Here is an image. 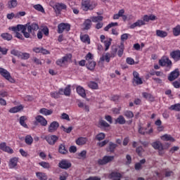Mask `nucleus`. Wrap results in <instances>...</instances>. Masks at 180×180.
I'll use <instances>...</instances> for the list:
<instances>
[{"label": "nucleus", "mask_w": 180, "mask_h": 180, "mask_svg": "<svg viewBox=\"0 0 180 180\" xmlns=\"http://www.w3.org/2000/svg\"><path fill=\"white\" fill-rule=\"evenodd\" d=\"M161 140H163V141H175V139L172 136L167 134L161 136Z\"/></svg>", "instance_id": "30"}, {"label": "nucleus", "mask_w": 180, "mask_h": 180, "mask_svg": "<svg viewBox=\"0 0 180 180\" xmlns=\"http://www.w3.org/2000/svg\"><path fill=\"white\" fill-rule=\"evenodd\" d=\"M88 143V138L86 137H79L76 140V144L77 146H85Z\"/></svg>", "instance_id": "23"}, {"label": "nucleus", "mask_w": 180, "mask_h": 180, "mask_svg": "<svg viewBox=\"0 0 180 180\" xmlns=\"http://www.w3.org/2000/svg\"><path fill=\"white\" fill-rule=\"evenodd\" d=\"M146 130H147V128H144L141 127V125H139L138 131L139 134H142L143 136H144L146 134Z\"/></svg>", "instance_id": "58"}, {"label": "nucleus", "mask_w": 180, "mask_h": 180, "mask_svg": "<svg viewBox=\"0 0 180 180\" xmlns=\"http://www.w3.org/2000/svg\"><path fill=\"white\" fill-rule=\"evenodd\" d=\"M179 75V69L176 68L169 73L167 79L170 81V82H172V81H175V79H176Z\"/></svg>", "instance_id": "12"}, {"label": "nucleus", "mask_w": 180, "mask_h": 180, "mask_svg": "<svg viewBox=\"0 0 180 180\" xmlns=\"http://www.w3.org/2000/svg\"><path fill=\"white\" fill-rule=\"evenodd\" d=\"M19 162V158H11L8 162V167L10 168H15L18 166V162Z\"/></svg>", "instance_id": "19"}, {"label": "nucleus", "mask_w": 180, "mask_h": 180, "mask_svg": "<svg viewBox=\"0 0 180 180\" xmlns=\"http://www.w3.org/2000/svg\"><path fill=\"white\" fill-rule=\"evenodd\" d=\"M146 22L143 20H138L136 22H134L130 25V29H135V27H140L141 26H144Z\"/></svg>", "instance_id": "22"}, {"label": "nucleus", "mask_w": 180, "mask_h": 180, "mask_svg": "<svg viewBox=\"0 0 180 180\" xmlns=\"http://www.w3.org/2000/svg\"><path fill=\"white\" fill-rule=\"evenodd\" d=\"M26 120H27V117H26V116H21L20 117V124H21L22 127H25V129H29V127L25 122Z\"/></svg>", "instance_id": "38"}, {"label": "nucleus", "mask_w": 180, "mask_h": 180, "mask_svg": "<svg viewBox=\"0 0 180 180\" xmlns=\"http://www.w3.org/2000/svg\"><path fill=\"white\" fill-rule=\"evenodd\" d=\"M117 147V144L114 143L113 142H110L108 146V150L110 153H115V150H116Z\"/></svg>", "instance_id": "43"}, {"label": "nucleus", "mask_w": 180, "mask_h": 180, "mask_svg": "<svg viewBox=\"0 0 180 180\" xmlns=\"http://www.w3.org/2000/svg\"><path fill=\"white\" fill-rule=\"evenodd\" d=\"M8 30L14 32V33H15V37L17 39H19L20 40H25V39H29L30 37V34H33L34 32H37V30H39V25L36 22L24 25H18L17 26L10 27ZM20 32H21V33H20Z\"/></svg>", "instance_id": "1"}, {"label": "nucleus", "mask_w": 180, "mask_h": 180, "mask_svg": "<svg viewBox=\"0 0 180 180\" xmlns=\"http://www.w3.org/2000/svg\"><path fill=\"white\" fill-rule=\"evenodd\" d=\"M86 67L90 71H94L95 70V67H96V62L93 60H89L86 64Z\"/></svg>", "instance_id": "26"}, {"label": "nucleus", "mask_w": 180, "mask_h": 180, "mask_svg": "<svg viewBox=\"0 0 180 180\" xmlns=\"http://www.w3.org/2000/svg\"><path fill=\"white\" fill-rule=\"evenodd\" d=\"M35 120L37 122V123H39L41 126H43L44 127L47 126V120H46V118L41 115H37L35 117Z\"/></svg>", "instance_id": "18"}, {"label": "nucleus", "mask_w": 180, "mask_h": 180, "mask_svg": "<svg viewBox=\"0 0 180 180\" xmlns=\"http://www.w3.org/2000/svg\"><path fill=\"white\" fill-rule=\"evenodd\" d=\"M18 6V0H10L7 3V8L8 9H15Z\"/></svg>", "instance_id": "25"}, {"label": "nucleus", "mask_w": 180, "mask_h": 180, "mask_svg": "<svg viewBox=\"0 0 180 180\" xmlns=\"http://www.w3.org/2000/svg\"><path fill=\"white\" fill-rule=\"evenodd\" d=\"M105 137V134L101 132L96 136V140H98V141H102V140H103Z\"/></svg>", "instance_id": "57"}, {"label": "nucleus", "mask_w": 180, "mask_h": 180, "mask_svg": "<svg viewBox=\"0 0 180 180\" xmlns=\"http://www.w3.org/2000/svg\"><path fill=\"white\" fill-rule=\"evenodd\" d=\"M58 153L60 154H62L63 155H66V154H68V149L65 148V143H60L58 146Z\"/></svg>", "instance_id": "20"}, {"label": "nucleus", "mask_w": 180, "mask_h": 180, "mask_svg": "<svg viewBox=\"0 0 180 180\" xmlns=\"http://www.w3.org/2000/svg\"><path fill=\"white\" fill-rule=\"evenodd\" d=\"M39 165L42 167V168H46V169H49V168H50V163L46 162H39Z\"/></svg>", "instance_id": "61"}, {"label": "nucleus", "mask_w": 180, "mask_h": 180, "mask_svg": "<svg viewBox=\"0 0 180 180\" xmlns=\"http://www.w3.org/2000/svg\"><path fill=\"white\" fill-rule=\"evenodd\" d=\"M53 9L56 15H61V11H67V5L64 3H56Z\"/></svg>", "instance_id": "10"}, {"label": "nucleus", "mask_w": 180, "mask_h": 180, "mask_svg": "<svg viewBox=\"0 0 180 180\" xmlns=\"http://www.w3.org/2000/svg\"><path fill=\"white\" fill-rule=\"evenodd\" d=\"M60 95H63V88L59 89L58 91L51 92V96L54 99H58V98H60Z\"/></svg>", "instance_id": "27"}, {"label": "nucleus", "mask_w": 180, "mask_h": 180, "mask_svg": "<svg viewBox=\"0 0 180 180\" xmlns=\"http://www.w3.org/2000/svg\"><path fill=\"white\" fill-rule=\"evenodd\" d=\"M20 110H23V105H20L18 106H15L11 108L8 112L10 113H18V112H20Z\"/></svg>", "instance_id": "29"}, {"label": "nucleus", "mask_w": 180, "mask_h": 180, "mask_svg": "<svg viewBox=\"0 0 180 180\" xmlns=\"http://www.w3.org/2000/svg\"><path fill=\"white\" fill-rule=\"evenodd\" d=\"M155 19H157V17L154 15H145L143 17V21L144 23H146V22H148L149 20H155Z\"/></svg>", "instance_id": "32"}, {"label": "nucleus", "mask_w": 180, "mask_h": 180, "mask_svg": "<svg viewBox=\"0 0 180 180\" xmlns=\"http://www.w3.org/2000/svg\"><path fill=\"white\" fill-rule=\"evenodd\" d=\"M91 20L94 23H98L100 22H102V20H103V16L102 15L93 16V17H91Z\"/></svg>", "instance_id": "39"}, {"label": "nucleus", "mask_w": 180, "mask_h": 180, "mask_svg": "<svg viewBox=\"0 0 180 180\" xmlns=\"http://www.w3.org/2000/svg\"><path fill=\"white\" fill-rule=\"evenodd\" d=\"M170 58L174 60L175 63H178V61H180V50H174L170 52L169 53Z\"/></svg>", "instance_id": "13"}, {"label": "nucleus", "mask_w": 180, "mask_h": 180, "mask_svg": "<svg viewBox=\"0 0 180 180\" xmlns=\"http://www.w3.org/2000/svg\"><path fill=\"white\" fill-rule=\"evenodd\" d=\"M152 147H153L155 150H158L159 155H162L164 154V145H162V143L160 141L153 142Z\"/></svg>", "instance_id": "7"}, {"label": "nucleus", "mask_w": 180, "mask_h": 180, "mask_svg": "<svg viewBox=\"0 0 180 180\" xmlns=\"http://www.w3.org/2000/svg\"><path fill=\"white\" fill-rule=\"evenodd\" d=\"M124 115L127 119H133V117H134V114L131 111H130V110L124 111Z\"/></svg>", "instance_id": "52"}, {"label": "nucleus", "mask_w": 180, "mask_h": 180, "mask_svg": "<svg viewBox=\"0 0 180 180\" xmlns=\"http://www.w3.org/2000/svg\"><path fill=\"white\" fill-rule=\"evenodd\" d=\"M110 176L112 180H122L123 176L117 172H112L110 174Z\"/></svg>", "instance_id": "21"}, {"label": "nucleus", "mask_w": 180, "mask_h": 180, "mask_svg": "<svg viewBox=\"0 0 180 180\" xmlns=\"http://www.w3.org/2000/svg\"><path fill=\"white\" fill-rule=\"evenodd\" d=\"M61 129L62 130H63V131H65V133L70 134L71 133V131H72V127H69L68 128H66L65 127L62 125Z\"/></svg>", "instance_id": "62"}, {"label": "nucleus", "mask_w": 180, "mask_h": 180, "mask_svg": "<svg viewBox=\"0 0 180 180\" xmlns=\"http://www.w3.org/2000/svg\"><path fill=\"white\" fill-rule=\"evenodd\" d=\"M39 113H41V115H44V116H50V115H53V111L47 108H41L39 110Z\"/></svg>", "instance_id": "35"}, {"label": "nucleus", "mask_w": 180, "mask_h": 180, "mask_svg": "<svg viewBox=\"0 0 180 180\" xmlns=\"http://www.w3.org/2000/svg\"><path fill=\"white\" fill-rule=\"evenodd\" d=\"M169 110H174L175 112H180V103H176L169 107Z\"/></svg>", "instance_id": "48"}, {"label": "nucleus", "mask_w": 180, "mask_h": 180, "mask_svg": "<svg viewBox=\"0 0 180 180\" xmlns=\"http://www.w3.org/2000/svg\"><path fill=\"white\" fill-rule=\"evenodd\" d=\"M113 160H115V156L105 155L102 159H98L97 162L98 165H106L112 162Z\"/></svg>", "instance_id": "9"}, {"label": "nucleus", "mask_w": 180, "mask_h": 180, "mask_svg": "<svg viewBox=\"0 0 180 180\" xmlns=\"http://www.w3.org/2000/svg\"><path fill=\"white\" fill-rule=\"evenodd\" d=\"M71 163L67 160H62L58 163L59 168H61L62 169H68V168H71Z\"/></svg>", "instance_id": "16"}, {"label": "nucleus", "mask_w": 180, "mask_h": 180, "mask_svg": "<svg viewBox=\"0 0 180 180\" xmlns=\"http://www.w3.org/2000/svg\"><path fill=\"white\" fill-rule=\"evenodd\" d=\"M88 86L90 89H99V85L96 82H89L88 83Z\"/></svg>", "instance_id": "46"}, {"label": "nucleus", "mask_w": 180, "mask_h": 180, "mask_svg": "<svg viewBox=\"0 0 180 180\" xmlns=\"http://www.w3.org/2000/svg\"><path fill=\"white\" fill-rule=\"evenodd\" d=\"M71 25L68 23L61 22L58 25V33L61 34L63 32H70Z\"/></svg>", "instance_id": "6"}, {"label": "nucleus", "mask_w": 180, "mask_h": 180, "mask_svg": "<svg viewBox=\"0 0 180 180\" xmlns=\"http://www.w3.org/2000/svg\"><path fill=\"white\" fill-rule=\"evenodd\" d=\"M98 125L101 129H106L108 127H110V124H109L106 121L103 120H100L98 121Z\"/></svg>", "instance_id": "33"}, {"label": "nucleus", "mask_w": 180, "mask_h": 180, "mask_svg": "<svg viewBox=\"0 0 180 180\" xmlns=\"http://www.w3.org/2000/svg\"><path fill=\"white\" fill-rule=\"evenodd\" d=\"M133 79L132 84L136 86V85H141L143 84V79L140 77V74L137 72V71L133 72Z\"/></svg>", "instance_id": "8"}, {"label": "nucleus", "mask_w": 180, "mask_h": 180, "mask_svg": "<svg viewBox=\"0 0 180 180\" xmlns=\"http://www.w3.org/2000/svg\"><path fill=\"white\" fill-rule=\"evenodd\" d=\"M124 51V45H123V44H121V45L120 46V49L117 51L118 57H122L123 56Z\"/></svg>", "instance_id": "56"}, {"label": "nucleus", "mask_w": 180, "mask_h": 180, "mask_svg": "<svg viewBox=\"0 0 180 180\" xmlns=\"http://www.w3.org/2000/svg\"><path fill=\"white\" fill-rule=\"evenodd\" d=\"M71 58H72V55L71 53H68L61 58L58 59L56 64V65H58V67H64V65H65Z\"/></svg>", "instance_id": "4"}, {"label": "nucleus", "mask_w": 180, "mask_h": 180, "mask_svg": "<svg viewBox=\"0 0 180 180\" xmlns=\"http://www.w3.org/2000/svg\"><path fill=\"white\" fill-rule=\"evenodd\" d=\"M77 106L82 109H84L85 112H89V105L84 103L82 101H77Z\"/></svg>", "instance_id": "31"}, {"label": "nucleus", "mask_w": 180, "mask_h": 180, "mask_svg": "<svg viewBox=\"0 0 180 180\" xmlns=\"http://www.w3.org/2000/svg\"><path fill=\"white\" fill-rule=\"evenodd\" d=\"M63 95L65 96H71V85L68 84L65 89H63Z\"/></svg>", "instance_id": "36"}, {"label": "nucleus", "mask_w": 180, "mask_h": 180, "mask_svg": "<svg viewBox=\"0 0 180 180\" xmlns=\"http://www.w3.org/2000/svg\"><path fill=\"white\" fill-rule=\"evenodd\" d=\"M96 8V3L91 0H82V9L84 12H88V11H94Z\"/></svg>", "instance_id": "2"}, {"label": "nucleus", "mask_w": 180, "mask_h": 180, "mask_svg": "<svg viewBox=\"0 0 180 180\" xmlns=\"http://www.w3.org/2000/svg\"><path fill=\"white\" fill-rule=\"evenodd\" d=\"M20 58L21 60H29V58H30V54L21 52L20 54Z\"/></svg>", "instance_id": "54"}, {"label": "nucleus", "mask_w": 180, "mask_h": 180, "mask_svg": "<svg viewBox=\"0 0 180 180\" xmlns=\"http://www.w3.org/2000/svg\"><path fill=\"white\" fill-rule=\"evenodd\" d=\"M159 65H160V67H167V68L171 70V68H172V61L168 56H162L161 59L159 60Z\"/></svg>", "instance_id": "3"}, {"label": "nucleus", "mask_w": 180, "mask_h": 180, "mask_svg": "<svg viewBox=\"0 0 180 180\" xmlns=\"http://www.w3.org/2000/svg\"><path fill=\"white\" fill-rule=\"evenodd\" d=\"M20 51L15 50V49H13L11 51V54H12L13 56H15V57H18V58H20Z\"/></svg>", "instance_id": "59"}, {"label": "nucleus", "mask_w": 180, "mask_h": 180, "mask_svg": "<svg viewBox=\"0 0 180 180\" xmlns=\"http://www.w3.org/2000/svg\"><path fill=\"white\" fill-rule=\"evenodd\" d=\"M156 36H158V37H161L162 39H164V37H167V36H168V32L162 31L161 30H157Z\"/></svg>", "instance_id": "34"}, {"label": "nucleus", "mask_w": 180, "mask_h": 180, "mask_svg": "<svg viewBox=\"0 0 180 180\" xmlns=\"http://www.w3.org/2000/svg\"><path fill=\"white\" fill-rule=\"evenodd\" d=\"M116 26H119V23L111 22L104 27V31L109 32V29H110L111 27H115Z\"/></svg>", "instance_id": "51"}, {"label": "nucleus", "mask_w": 180, "mask_h": 180, "mask_svg": "<svg viewBox=\"0 0 180 180\" xmlns=\"http://www.w3.org/2000/svg\"><path fill=\"white\" fill-rule=\"evenodd\" d=\"M136 153L138 154V155L139 157H141V155H143V152L144 151V149L143 148L142 146H139V147L136 148Z\"/></svg>", "instance_id": "60"}, {"label": "nucleus", "mask_w": 180, "mask_h": 180, "mask_svg": "<svg viewBox=\"0 0 180 180\" xmlns=\"http://www.w3.org/2000/svg\"><path fill=\"white\" fill-rule=\"evenodd\" d=\"M115 124H126V119H124V117L123 115H120L116 120H115Z\"/></svg>", "instance_id": "37"}, {"label": "nucleus", "mask_w": 180, "mask_h": 180, "mask_svg": "<svg viewBox=\"0 0 180 180\" xmlns=\"http://www.w3.org/2000/svg\"><path fill=\"white\" fill-rule=\"evenodd\" d=\"M33 8L36 11H38L39 12H41L42 13H44V8H43V6L40 4H36L33 6Z\"/></svg>", "instance_id": "55"}, {"label": "nucleus", "mask_w": 180, "mask_h": 180, "mask_svg": "<svg viewBox=\"0 0 180 180\" xmlns=\"http://www.w3.org/2000/svg\"><path fill=\"white\" fill-rule=\"evenodd\" d=\"M155 126H158L157 130L159 132L164 131V126H162V121L161 120L158 119L155 122Z\"/></svg>", "instance_id": "28"}, {"label": "nucleus", "mask_w": 180, "mask_h": 180, "mask_svg": "<svg viewBox=\"0 0 180 180\" xmlns=\"http://www.w3.org/2000/svg\"><path fill=\"white\" fill-rule=\"evenodd\" d=\"M76 91L82 98H86V93H85V89L81 86H78L76 89Z\"/></svg>", "instance_id": "24"}, {"label": "nucleus", "mask_w": 180, "mask_h": 180, "mask_svg": "<svg viewBox=\"0 0 180 180\" xmlns=\"http://www.w3.org/2000/svg\"><path fill=\"white\" fill-rule=\"evenodd\" d=\"M1 37L4 40H7V41H10V40H12V39H13L12 34H11L9 33H2L1 34Z\"/></svg>", "instance_id": "44"}, {"label": "nucleus", "mask_w": 180, "mask_h": 180, "mask_svg": "<svg viewBox=\"0 0 180 180\" xmlns=\"http://www.w3.org/2000/svg\"><path fill=\"white\" fill-rule=\"evenodd\" d=\"M26 12L25 11H20L15 14V19H19V18H22V16H25Z\"/></svg>", "instance_id": "63"}, {"label": "nucleus", "mask_w": 180, "mask_h": 180, "mask_svg": "<svg viewBox=\"0 0 180 180\" xmlns=\"http://www.w3.org/2000/svg\"><path fill=\"white\" fill-rule=\"evenodd\" d=\"M173 34L175 37H178L180 35V25H178L175 27L173 28Z\"/></svg>", "instance_id": "53"}, {"label": "nucleus", "mask_w": 180, "mask_h": 180, "mask_svg": "<svg viewBox=\"0 0 180 180\" xmlns=\"http://www.w3.org/2000/svg\"><path fill=\"white\" fill-rule=\"evenodd\" d=\"M32 51H34V53H36L37 54L41 53L44 56L50 54L49 51L43 47H34L32 49Z\"/></svg>", "instance_id": "15"}, {"label": "nucleus", "mask_w": 180, "mask_h": 180, "mask_svg": "<svg viewBox=\"0 0 180 180\" xmlns=\"http://www.w3.org/2000/svg\"><path fill=\"white\" fill-rule=\"evenodd\" d=\"M60 127V124L58 122L53 121L52 122L48 127L49 133H54V131H57V129Z\"/></svg>", "instance_id": "14"}, {"label": "nucleus", "mask_w": 180, "mask_h": 180, "mask_svg": "<svg viewBox=\"0 0 180 180\" xmlns=\"http://www.w3.org/2000/svg\"><path fill=\"white\" fill-rule=\"evenodd\" d=\"M105 46V51H108L109 50V48L110 47V44H112V39L110 38L109 39H107L103 42Z\"/></svg>", "instance_id": "50"}, {"label": "nucleus", "mask_w": 180, "mask_h": 180, "mask_svg": "<svg viewBox=\"0 0 180 180\" xmlns=\"http://www.w3.org/2000/svg\"><path fill=\"white\" fill-rule=\"evenodd\" d=\"M37 177L39 180H47V175L43 172H37L36 173Z\"/></svg>", "instance_id": "49"}, {"label": "nucleus", "mask_w": 180, "mask_h": 180, "mask_svg": "<svg viewBox=\"0 0 180 180\" xmlns=\"http://www.w3.org/2000/svg\"><path fill=\"white\" fill-rule=\"evenodd\" d=\"M25 143H26L27 146H32V144H33V137H32V135H27L25 136Z\"/></svg>", "instance_id": "47"}, {"label": "nucleus", "mask_w": 180, "mask_h": 180, "mask_svg": "<svg viewBox=\"0 0 180 180\" xmlns=\"http://www.w3.org/2000/svg\"><path fill=\"white\" fill-rule=\"evenodd\" d=\"M112 56H110V53H107L105 56H103L101 57L100 60L101 61H105L106 63H110V58Z\"/></svg>", "instance_id": "41"}, {"label": "nucleus", "mask_w": 180, "mask_h": 180, "mask_svg": "<svg viewBox=\"0 0 180 180\" xmlns=\"http://www.w3.org/2000/svg\"><path fill=\"white\" fill-rule=\"evenodd\" d=\"M0 75L5 78L9 82L13 83L15 82V79H13L12 76L11 75V72H9L6 69L4 68H0Z\"/></svg>", "instance_id": "5"}, {"label": "nucleus", "mask_w": 180, "mask_h": 180, "mask_svg": "<svg viewBox=\"0 0 180 180\" xmlns=\"http://www.w3.org/2000/svg\"><path fill=\"white\" fill-rule=\"evenodd\" d=\"M45 140L49 146H54L58 141V136L57 135H49L45 136Z\"/></svg>", "instance_id": "11"}, {"label": "nucleus", "mask_w": 180, "mask_h": 180, "mask_svg": "<svg viewBox=\"0 0 180 180\" xmlns=\"http://www.w3.org/2000/svg\"><path fill=\"white\" fill-rule=\"evenodd\" d=\"M142 96L145 98V99H148L150 102H154V96L151 95V94H148L147 92H143Z\"/></svg>", "instance_id": "40"}, {"label": "nucleus", "mask_w": 180, "mask_h": 180, "mask_svg": "<svg viewBox=\"0 0 180 180\" xmlns=\"http://www.w3.org/2000/svg\"><path fill=\"white\" fill-rule=\"evenodd\" d=\"M172 85L174 88H176V89H179L180 88V80H176V81H174L172 83Z\"/></svg>", "instance_id": "64"}, {"label": "nucleus", "mask_w": 180, "mask_h": 180, "mask_svg": "<svg viewBox=\"0 0 180 180\" xmlns=\"http://www.w3.org/2000/svg\"><path fill=\"white\" fill-rule=\"evenodd\" d=\"M0 150H1V151H4V153H8V154H13V149L6 146L5 142L0 143Z\"/></svg>", "instance_id": "17"}, {"label": "nucleus", "mask_w": 180, "mask_h": 180, "mask_svg": "<svg viewBox=\"0 0 180 180\" xmlns=\"http://www.w3.org/2000/svg\"><path fill=\"white\" fill-rule=\"evenodd\" d=\"M80 39L83 43H87V44H91V39L89 38V35L84 34L80 37Z\"/></svg>", "instance_id": "42"}, {"label": "nucleus", "mask_w": 180, "mask_h": 180, "mask_svg": "<svg viewBox=\"0 0 180 180\" xmlns=\"http://www.w3.org/2000/svg\"><path fill=\"white\" fill-rule=\"evenodd\" d=\"M84 30H89L91 26H92V21L89 19L86 20L84 22Z\"/></svg>", "instance_id": "45"}]
</instances>
